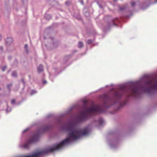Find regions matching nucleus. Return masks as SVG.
Segmentation results:
<instances>
[{
	"label": "nucleus",
	"mask_w": 157,
	"mask_h": 157,
	"mask_svg": "<svg viewBox=\"0 0 157 157\" xmlns=\"http://www.w3.org/2000/svg\"><path fill=\"white\" fill-rule=\"evenodd\" d=\"M87 101H84L83 108L78 113V118L80 121L85 120L87 118L88 116L92 113L100 112V107L98 105L92 106L90 108H87Z\"/></svg>",
	"instance_id": "nucleus-1"
},
{
	"label": "nucleus",
	"mask_w": 157,
	"mask_h": 157,
	"mask_svg": "<svg viewBox=\"0 0 157 157\" xmlns=\"http://www.w3.org/2000/svg\"><path fill=\"white\" fill-rule=\"evenodd\" d=\"M39 137V135L38 134L33 135L30 139L28 140L27 143L23 145V148L25 149L28 148L29 144L36 141L38 140Z\"/></svg>",
	"instance_id": "nucleus-2"
},
{
	"label": "nucleus",
	"mask_w": 157,
	"mask_h": 157,
	"mask_svg": "<svg viewBox=\"0 0 157 157\" xmlns=\"http://www.w3.org/2000/svg\"><path fill=\"white\" fill-rule=\"evenodd\" d=\"M37 71L39 73H40L43 71V66L42 65H39L37 68Z\"/></svg>",
	"instance_id": "nucleus-3"
},
{
	"label": "nucleus",
	"mask_w": 157,
	"mask_h": 157,
	"mask_svg": "<svg viewBox=\"0 0 157 157\" xmlns=\"http://www.w3.org/2000/svg\"><path fill=\"white\" fill-rule=\"evenodd\" d=\"M12 39L11 38H8L6 40L7 44H10L12 42Z\"/></svg>",
	"instance_id": "nucleus-4"
},
{
	"label": "nucleus",
	"mask_w": 157,
	"mask_h": 157,
	"mask_svg": "<svg viewBox=\"0 0 157 157\" xmlns=\"http://www.w3.org/2000/svg\"><path fill=\"white\" fill-rule=\"evenodd\" d=\"M78 47L82 48L83 46V43L81 42H80L78 44Z\"/></svg>",
	"instance_id": "nucleus-5"
},
{
	"label": "nucleus",
	"mask_w": 157,
	"mask_h": 157,
	"mask_svg": "<svg viewBox=\"0 0 157 157\" xmlns=\"http://www.w3.org/2000/svg\"><path fill=\"white\" fill-rule=\"evenodd\" d=\"M93 42V41L92 40H87V42H86V43L87 44H91Z\"/></svg>",
	"instance_id": "nucleus-6"
},
{
	"label": "nucleus",
	"mask_w": 157,
	"mask_h": 157,
	"mask_svg": "<svg viewBox=\"0 0 157 157\" xmlns=\"http://www.w3.org/2000/svg\"><path fill=\"white\" fill-rule=\"evenodd\" d=\"M131 4L132 6H133L135 5V3L134 1H132L131 2Z\"/></svg>",
	"instance_id": "nucleus-7"
},
{
	"label": "nucleus",
	"mask_w": 157,
	"mask_h": 157,
	"mask_svg": "<svg viewBox=\"0 0 157 157\" xmlns=\"http://www.w3.org/2000/svg\"><path fill=\"white\" fill-rule=\"evenodd\" d=\"M12 75L13 76H16L17 75V73L15 72H13L12 73Z\"/></svg>",
	"instance_id": "nucleus-8"
},
{
	"label": "nucleus",
	"mask_w": 157,
	"mask_h": 157,
	"mask_svg": "<svg viewBox=\"0 0 157 157\" xmlns=\"http://www.w3.org/2000/svg\"><path fill=\"white\" fill-rule=\"evenodd\" d=\"M15 103V100L13 99L11 101L12 104H14Z\"/></svg>",
	"instance_id": "nucleus-9"
},
{
	"label": "nucleus",
	"mask_w": 157,
	"mask_h": 157,
	"mask_svg": "<svg viewBox=\"0 0 157 157\" xmlns=\"http://www.w3.org/2000/svg\"><path fill=\"white\" fill-rule=\"evenodd\" d=\"M6 66H4V67H3L2 68V70L3 71H5V70H6Z\"/></svg>",
	"instance_id": "nucleus-10"
},
{
	"label": "nucleus",
	"mask_w": 157,
	"mask_h": 157,
	"mask_svg": "<svg viewBox=\"0 0 157 157\" xmlns=\"http://www.w3.org/2000/svg\"><path fill=\"white\" fill-rule=\"evenodd\" d=\"M47 17H49V19H50V18H51V16H50L49 15H46L45 16V17L47 18Z\"/></svg>",
	"instance_id": "nucleus-11"
},
{
	"label": "nucleus",
	"mask_w": 157,
	"mask_h": 157,
	"mask_svg": "<svg viewBox=\"0 0 157 157\" xmlns=\"http://www.w3.org/2000/svg\"><path fill=\"white\" fill-rule=\"evenodd\" d=\"M25 48L26 49H27L28 48V45L27 44H25Z\"/></svg>",
	"instance_id": "nucleus-12"
},
{
	"label": "nucleus",
	"mask_w": 157,
	"mask_h": 157,
	"mask_svg": "<svg viewBox=\"0 0 157 157\" xmlns=\"http://www.w3.org/2000/svg\"><path fill=\"white\" fill-rule=\"evenodd\" d=\"M12 86V84H9V85H7V87H8V88H9L10 86Z\"/></svg>",
	"instance_id": "nucleus-13"
},
{
	"label": "nucleus",
	"mask_w": 157,
	"mask_h": 157,
	"mask_svg": "<svg viewBox=\"0 0 157 157\" xmlns=\"http://www.w3.org/2000/svg\"><path fill=\"white\" fill-rule=\"evenodd\" d=\"M32 92V94L34 93H36V91H34V90H33Z\"/></svg>",
	"instance_id": "nucleus-14"
},
{
	"label": "nucleus",
	"mask_w": 157,
	"mask_h": 157,
	"mask_svg": "<svg viewBox=\"0 0 157 157\" xmlns=\"http://www.w3.org/2000/svg\"><path fill=\"white\" fill-rule=\"evenodd\" d=\"M43 82H44V84H45V83H46V81H44Z\"/></svg>",
	"instance_id": "nucleus-15"
},
{
	"label": "nucleus",
	"mask_w": 157,
	"mask_h": 157,
	"mask_svg": "<svg viewBox=\"0 0 157 157\" xmlns=\"http://www.w3.org/2000/svg\"><path fill=\"white\" fill-rule=\"evenodd\" d=\"M2 38V36L1 35H0V40Z\"/></svg>",
	"instance_id": "nucleus-16"
},
{
	"label": "nucleus",
	"mask_w": 157,
	"mask_h": 157,
	"mask_svg": "<svg viewBox=\"0 0 157 157\" xmlns=\"http://www.w3.org/2000/svg\"><path fill=\"white\" fill-rule=\"evenodd\" d=\"M120 9L121 10H123V9H124V8H120Z\"/></svg>",
	"instance_id": "nucleus-17"
},
{
	"label": "nucleus",
	"mask_w": 157,
	"mask_h": 157,
	"mask_svg": "<svg viewBox=\"0 0 157 157\" xmlns=\"http://www.w3.org/2000/svg\"><path fill=\"white\" fill-rule=\"evenodd\" d=\"M101 121V120H100L99 121V122H100V123Z\"/></svg>",
	"instance_id": "nucleus-18"
},
{
	"label": "nucleus",
	"mask_w": 157,
	"mask_h": 157,
	"mask_svg": "<svg viewBox=\"0 0 157 157\" xmlns=\"http://www.w3.org/2000/svg\"><path fill=\"white\" fill-rule=\"evenodd\" d=\"M156 2H157V0H156Z\"/></svg>",
	"instance_id": "nucleus-19"
},
{
	"label": "nucleus",
	"mask_w": 157,
	"mask_h": 157,
	"mask_svg": "<svg viewBox=\"0 0 157 157\" xmlns=\"http://www.w3.org/2000/svg\"><path fill=\"white\" fill-rule=\"evenodd\" d=\"M1 90V88H0V90Z\"/></svg>",
	"instance_id": "nucleus-20"
}]
</instances>
